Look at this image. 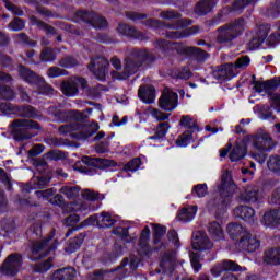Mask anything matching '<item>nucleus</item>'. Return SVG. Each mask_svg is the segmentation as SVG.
Returning a JSON list of instances; mask_svg holds the SVG:
<instances>
[{
  "label": "nucleus",
  "mask_w": 280,
  "mask_h": 280,
  "mask_svg": "<svg viewBox=\"0 0 280 280\" xmlns=\"http://www.w3.org/2000/svg\"><path fill=\"white\" fill-rule=\"evenodd\" d=\"M147 50H133L131 56L127 58L125 63V71L122 73L112 72V78L114 80H128L132 73H137V69L141 67L143 60H148Z\"/></svg>",
  "instance_id": "f257e3e1"
},
{
  "label": "nucleus",
  "mask_w": 280,
  "mask_h": 280,
  "mask_svg": "<svg viewBox=\"0 0 280 280\" xmlns=\"http://www.w3.org/2000/svg\"><path fill=\"white\" fill-rule=\"evenodd\" d=\"M246 30V21L244 19H238L234 21L232 24H226L225 26L218 30L219 34L217 36L218 43H231V40H235L242 32Z\"/></svg>",
  "instance_id": "f03ea898"
},
{
  "label": "nucleus",
  "mask_w": 280,
  "mask_h": 280,
  "mask_svg": "<svg viewBox=\"0 0 280 280\" xmlns=\"http://www.w3.org/2000/svg\"><path fill=\"white\" fill-rule=\"evenodd\" d=\"M20 78L27 82L28 84H35L38 90V95H51L54 93V88L47 84L43 78L38 77L32 70L26 69L23 66H20Z\"/></svg>",
  "instance_id": "7ed1b4c3"
},
{
  "label": "nucleus",
  "mask_w": 280,
  "mask_h": 280,
  "mask_svg": "<svg viewBox=\"0 0 280 280\" xmlns=\"http://www.w3.org/2000/svg\"><path fill=\"white\" fill-rule=\"evenodd\" d=\"M11 132L16 141H25L32 139V135L27 133L30 130H38V122L32 119H18L11 125Z\"/></svg>",
  "instance_id": "20e7f679"
},
{
  "label": "nucleus",
  "mask_w": 280,
  "mask_h": 280,
  "mask_svg": "<svg viewBox=\"0 0 280 280\" xmlns=\"http://www.w3.org/2000/svg\"><path fill=\"white\" fill-rule=\"evenodd\" d=\"M280 79L279 80H269L265 82H256L254 85L255 91L257 93H265L266 95H269V102H271V106H273L275 110L280 113V94L272 93L279 86Z\"/></svg>",
  "instance_id": "39448f33"
},
{
  "label": "nucleus",
  "mask_w": 280,
  "mask_h": 280,
  "mask_svg": "<svg viewBox=\"0 0 280 280\" xmlns=\"http://www.w3.org/2000/svg\"><path fill=\"white\" fill-rule=\"evenodd\" d=\"M244 141L246 143L250 141L254 150H258V152H270L275 148L272 137L266 131H258L256 135L246 136Z\"/></svg>",
  "instance_id": "423d86ee"
},
{
  "label": "nucleus",
  "mask_w": 280,
  "mask_h": 280,
  "mask_svg": "<svg viewBox=\"0 0 280 280\" xmlns=\"http://www.w3.org/2000/svg\"><path fill=\"white\" fill-rule=\"evenodd\" d=\"M88 86L89 83L84 78L74 77L61 83V93H63L66 97H75L80 94V89H88Z\"/></svg>",
  "instance_id": "0eeeda50"
},
{
  "label": "nucleus",
  "mask_w": 280,
  "mask_h": 280,
  "mask_svg": "<svg viewBox=\"0 0 280 280\" xmlns=\"http://www.w3.org/2000/svg\"><path fill=\"white\" fill-rule=\"evenodd\" d=\"M268 34H270L269 24H257L252 33L250 49H259L268 38Z\"/></svg>",
  "instance_id": "6e6552de"
},
{
  "label": "nucleus",
  "mask_w": 280,
  "mask_h": 280,
  "mask_svg": "<svg viewBox=\"0 0 280 280\" xmlns=\"http://www.w3.org/2000/svg\"><path fill=\"white\" fill-rule=\"evenodd\" d=\"M23 264V258L19 254L10 255L3 265L0 267V272L5 275L7 277H14L19 270H21V266Z\"/></svg>",
  "instance_id": "1a4fd4ad"
},
{
  "label": "nucleus",
  "mask_w": 280,
  "mask_h": 280,
  "mask_svg": "<svg viewBox=\"0 0 280 280\" xmlns=\"http://www.w3.org/2000/svg\"><path fill=\"white\" fill-rule=\"evenodd\" d=\"M159 106L162 110H176L178 106V94L170 89H164L162 96L159 100Z\"/></svg>",
  "instance_id": "9d476101"
},
{
  "label": "nucleus",
  "mask_w": 280,
  "mask_h": 280,
  "mask_svg": "<svg viewBox=\"0 0 280 280\" xmlns=\"http://www.w3.org/2000/svg\"><path fill=\"white\" fill-rule=\"evenodd\" d=\"M75 130H80L79 139H89V137L93 136V131L91 130V127L86 125H82L80 120H77L70 125H63L59 127V132L61 135H68V132H75Z\"/></svg>",
  "instance_id": "9b49d317"
},
{
  "label": "nucleus",
  "mask_w": 280,
  "mask_h": 280,
  "mask_svg": "<svg viewBox=\"0 0 280 280\" xmlns=\"http://www.w3.org/2000/svg\"><path fill=\"white\" fill-rule=\"evenodd\" d=\"M261 242H259V240L253 236L249 232L243 233L238 242V248L245 253H255L256 250H259Z\"/></svg>",
  "instance_id": "f8f14e48"
},
{
  "label": "nucleus",
  "mask_w": 280,
  "mask_h": 280,
  "mask_svg": "<svg viewBox=\"0 0 280 280\" xmlns=\"http://www.w3.org/2000/svg\"><path fill=\"white\" fill-rule=\"evenodd\" d=\"M108 68V60L104 57L92 59L89 65L90 71L97 78V80H106V69Z\"/></svg>",
  "instance_id": "ddd939ff"
},
{
  "label": "nucleus",
  "mask_w": 280,
  "mask_h": 280,
  "mask_svg": "<svg viewBox=\"0 0 280 280\" xmlns=\"http://www.w3.org/2000/svg\"><path fill=\"white\" fill-rule=\"evenodd\" d=\"M242 270V267L237 265V262L233 260H223L221 262H217L212 269L210 270L212 277H220L222 272L232 271L237 272Z\"/></svg>",
  "instance_id": "4468645a"
},
{
  "label": "nucleus",
  "mask_w": 280,
  "mask_h": 280,
  "mask_svg": "<svg viewBox=\"0 0 280 280\" xmlns=\"http://www.w3.org/2000/svg\"><path fill=\"white\" fill-rule=\"evenodd\" d=\"M51 237H54V235L49 236V238H47L44 242H34L33 243V246H32L33 259H40V257H45V255H47V253H49V250H55L57 245L47 247Z\"/></svg>",
  "instance_id": "2eb2a0df"
},
{
  "label": "nucleus",
  "mask_w": 280,
  "mask_h": 280,
  "mask_svg": "<svg viewBox=\"0 0 280 280\" xmlns=\"http://www.w3.org/2000/svg\"><path fill=\"white\" fill-rule=\"evenodd\" d=\"M192 248L195 250H210V248H213V243H211L209 236H207V233L199 232L197 235H195Z\"/></svg>",
  "instance_id": "dca6fc26"
},
{
  "label": "nucleus",
  "mask_w": 280,
  "mask_h": 280,
  "mask_svg": "<svg viewBox=\"0 0 280 280\" xmlns=\"http://www.w3.org/2000/svg\"><path fill=\"white\" fill-rule=\"evenodd\" d=\"M11 81L12 77L5 72H0V97L2 100H14V91H12L8 85H3Z\"/></svg>",
  "instance_id": "f3484780"
},
{
  "label": "nucleus",
  "mask_w": 280,
  "mask_h": 280,
  "mask_svg": "<svg viewBox=\"0 0 280 280\" xmlns=\"http://www.w3.org/2000/svg\"><path fill=\"white\" fill-rule=\"evenodd\" d=\"M96 220L100 229H110V226H115L119 222V215L112 214L110 212H102L97 215Z\"/></svg>",
  "instance_id": "a211bd4d"
},
{
  "label": "nucleus",
  "mask_w": 280,
  "mask_h": 280,
  "mask_svg": "<svg viewBox=\"0 0 280 280\" xmlns=\"http://www.w3.org/2000/svg\"><path fill=\"white\" fill-rule=\"evenodd\" d=\"M234 215L244 222H255V210L248 206H241L234 209Z\"/></svg>",
  "instance_id": "6ab92c4d"
},
{
  "label": "nucleus",
  "mask_w": 280,
  "mask_h": 280,
  "mask_svg": "<svg viewBox=\"0 0 280 280\" xmlns=\"http://www.w3.org/2000/svg\"><path fill=\"white\" fill-rule=\"evenodd\" d=\"M259 198H261V195H259V188L257 186H247L241 194V200L243 202H257Z\"/></svg>",
  "instance_id": "aec40b11"
},
{
  "label": "nucleus",
  "mask_w": 280,
  "mask_h": 280,
  "mask_svg": "<svg viewBox=\"0 0 280 280\" xmlns=\"http://www.w3.org/2000/svg\"><path fill=\"white\" fill-rule=\"evenodd\" d=\"M218 0H201L195 7V13L198 16H205V14H209L213 8H215Z\"/></svg>",
  "instance_id": "412c9836"
},
{
  "label": "nucleus",
  "mask_w": 280,
  "mask_h": 280,
  "mask_svg": "<svg viewBox=\"0 0 280 280\" xmlns=\"http://www.w3.org/2000/svg\"><path fill=\"white\" fill-rule=\"evenodd\" d=\"M160 16L166 21H177L176 26L168 27H187V25H191V21L180 20V15L174 11H163L161 12Z\"/></svg>",
  "instance_id": "4be33fe9"
},
{
  "label": "nucleus",
  "mask_w": 280,
  "mask_h": 280,
  "mask_svg": "<svg viewBox=\"0 0 280 280\" xmlns=\"http://www.w3.org/2000/svg\"><path fill=\"white\" fill-rule=\"evenodd\" d=\"M153 237L156 248H165L166 244L163 243V235L167 233V228L161 224H153Z\"/></svg>",
  "instance_id": "5701e85b"
},
{
  "label": "nucleus",
  "mask_w": 280,
  "mask_h": 280,
  "mask_svg": "<svg viewBox=\"0 0 280 280\" xmlns=\"http://www.w3.org/2000/svg\"><path fill=\"white\" fill-rule=\"evenodd\" d=\"M83 21H88V23H91L93 27H96L98 30H102L103 27H106L108 23L106 22V19L95 15L93 13L83 12Z\"/></svg>",
  "instance_id": "b1692460"
},
{
  "label": "nucleus",
  "mask_w": 280,
  "mask_h": 280,
  "mask_svg": "<svg viewBox=\"0 0 280 280\" xmlns=\"http://www.w3.org/2000/svg\"><path fill=\"white\" fill-rule=\"evenodd\" d=\"M138 97L144 102V104H152L155 100L154 86H140L138 91Z\"/></svg>",
  "instance_id": "393cba45"
},
{
  "label": "nucleus",
  "mask_w": 280,
  "mask_h": 280,
  "mask_svg": "<svg viewBox=\"0 0 280 280\" xmlns=\"http://www.w3.org/2000/svg\"><path fill=\"white\" fill-rule=\"evenodd\" d=\"M262 224L265 226H279L280 224V208L278 210H271L264 214Z\"/></svg>",
  "instance_id": "a878e982"
},
{
  "label": "nucleus",
  "mask_w": 280,
  "mask_h": 280,
  "mask_svg": "<svg viewBox=\"0 0 280 280\" xmlns=\"http://www.w3.org/2000/svg\"><path fill=\"white\" fill-rule=\"evenodd\" d=\"M264 264L268 266H279L280 248H270L265 252Z\"/></svg>",
  "instance_id": "bb28decb"
},
{
  "label": "nucleus",
  "mask_w": 280,
  "mask_h": 280,
  "mask_svg": "<svg viewBox=\"0 0 280 280\" xmlns=\"http://www.w3.org/2000/svg\"><path fill=\"white\" fill-rule=\"evenodd\" d=\"M198 26H191L190 28H185L183 31H168L166 33L167 38H187L188 36H192V34H198Z\"/></svg>",
  "instance_id": "cd10ccee"
},
{
  "label": "nucleus",
  "mask_w": 280,
  "mask_h": 280,
  "mask_svg": "<svg viewBox=\"0 0 280 280\" xmlns=\"http://www.w3.org/2000/svg\"><path fill=\"white\" fill-rule=\"evenodd\" d=\"M75 275L77 271L73 268H62L52 273L51 280H73Z\"/></svg>",
  "instance_id": "c85d7f7f"
},
{
  "label": "nucleus",
  "mask_w": 280,
  "mask_h": 280,
  "mask_svg": "<svg viewBox=\"0 0 280 280\" xmlns=\"http://www.w3.org/2000/svg\"><path fill=\"white\" fill-rule=\"evenodd\" d=\"M247 153V149H246V141H244L241 143H236V145L233 148V150L230 153V161H242V159H244V156H246Z\"/></svg>",
  "instance_id": "c756f323"
},
{
  "label": "nucleus",
  "mask_w": 280,
  "mask_h": 280,
  "mask_svg": "<svg viewBox=\"0 0 280 280\" xmlns=\"http://www.w3.org/2000/svg\"><path fill=\"white\" fill-rule=\"evenodd\" d=\"M208 233L214 242H222L224 240V230L218 222H211L208 226Z\"/></svg>",
  "instance_id": "7c9ffc66"
},
{
  "label": "nucleus",
  "mask_w": 280,
  "mask_h": 280,
  "mask_svg": "<svg viewBox=\"0 0 280 280\" xmlns=\"http://www.w3.org/2000/svg\"><path fill=\"white\" fill-rule=\"evenodd\" d=\"M198 212L197 206H190L188 208H184L179 211L177 218L182 222H191L194 218H196V213Z\"/></svg>",
  "instance_id": "2f4dec72"
},
{
  "label": "nucleus",
  "mask_w": 280,
  "mask_h": 280,
  "mask_svg": "<svg viewBox=\"0 0 280 280\" xmlns=\"http://www.w3.org/2000/svg\"><path fill=\"white\" fill-rule=\"evenodd\" d=\"M221 180V185L219 186L220 194H224V191H231V189H233V178L230 171L223 172Z\"/></svg>",
  "instance_id": "473e14b6"
},
{
  "label": "nucleus",
  "mask_w": 280,
  "mask_h": 280,
  "mask_svg": "<svg viewBox=\"0 0 280 280\" xmlns=\"http://www.w3.org/2000/svg\"><path fill=\"white\" fill-rule=\"evenodd\" d=\"M228 233L232 240H236V237H242V235H244V233H248V231L244 230L242 224L230 223L228 225Z\"/></svg>",
  "instance_id": "72a5a7b5"
},
{
  "label": "nucleus",
  "mask_w": 280,
  "mask_h": 280,
  "mask_svg": "<svg viewBox=\"0 0 280 280\" xmlns=\"http://www.w3.org/2000/svg\"><path fill=\"white\" fill-rule=\"evenodd\" d=\"M60 194H63L68 200H75L80 196V187L78 186H63L60 189Z\"/></svg>",
  "instance_id": "f704fd0d"
},
{
  "label": "nucleus",
  "mask_w": 280,
  "mask_h": 280,
  "mask_svg": "<svg viewBox=\"0 0 280 280\" xmlns=\"http://www.w3.org/2000/svg\"><path fill=\"white\" fill-rule=\"evenodd\" d=\"M50 180V178L45 177H33L28 184L30 188L27 189V191H30V189H44V187H47V185H49Z\"/></svg>",
  "instance_id": "c9c22d12"
},
{
  "label": "nucleus",
  "mask_w": 280,
  "mask_h": 280,
  "mask_svg": "<svg viewBox=\"0 0 280 280\" xmlns=\"http://www.w3.org/2000/svg\"><path fill=\"white\" fill-rule=\"evenodd\" d=\"M168 130H170V122H162L155 129V135L150 136L149 139L153 141H160V139H163V137L167 135Z\"/></svg>",
  "instance_id": "e433bc0d"
},
{
  "label": "nucleus",
  "mask_w": 280,
  "mask_h": 280,
  "mask_svg": "<svg viewBox=\"0 0 280 280\" xmlns=\"http://www.w3.org/2000/svg\"><path fill=\"white\" fill-rule=\"evenodd\" d=\"M73 210L88 215L91 211H95V206L91 201H81L80 203H74Z\"/></svg>",
  "instance_id": "4c0bfd02"
},
{
  "label": "nucleus",
  "mask_w": 280,
  "mask_h": 280,
  "mask_svg": "<svg viewBox=\"0 0 280 280\" xmlns=\"http://www.w3.org/2000/svg\"><path fill=\"white\" fill-rule=\"evenodd\" d=\"M84 243V236L79 235L78 237L72 238L69 244L66 246V253H75Z\"/></svg>",
  "instance_id": "58836bf2"
},
{
  "label": "nucleus",
  "mask_w": 280,
  "mask_h": 280,
  "mask_svg": "<svg viewBox=\"0 0 280 280\" xmlns=\"http://www.w3.org/2000/svg\"><path fill=\"white\" fill-rule=\"evenodd\" d=\"M191 139H194L191 130H186L176 140L177 148H187V145L191 143Z\"/></svg>",
  "instance_id": "ea45409f"
},
{
  "label": "nucleus",
  "mask_w": 280,
  "mask_h": 280,
  "mask_svg": "<svg viewBox=\"0 0 280 280\" xmlns=\"http://www.w3.org/2000/svg\"><path fill=\"white\" fill-rule=\"evenodd\" d=\"M82 163H84L85 165H95L96 163H102L103 165H115V162L110 161V160H105V159H92L90 156H83L82 158Z\"/></svg>",
  "instance_id": "a19ab883"
},
{
  "label": "nucleus",
  "mask_w": 280,
  "mask_h": 280,
  "mask_svg": "<svg viewBox=\"0 0 280 280\" xmlns=\"http://www.w3.org/2000/svg\"><path fill=\"white\" fill-rule=\"evenodd\" d=\"M148 113L151 115V117H153V119H156L158 121H165L170 119V114H165L161 109L150 107Z\"/></svg>",
  "instance_id": "79ce46f5"
},
{
  "label": "nucleus",
  "mask_w": 280,
  "mask_h": 280,
  "mask_svg": "<svg viewBox=\"0 0 280 280\" xmlns=\"http://www.w3.org/2000/svg\"><path fill=\"white\" fill-rule=\"evenodd\" d=\"M268 170L270 172H275L276 174H279L280 172V156L279 155H272L269 161L267 162Z\"/></svg>",
  "instance_id": "37998d69"
},
{
  "label": "nucleus",
  "mask_w": 280,
  "mask_h": 280,
  "mask_svg": "<svg viewBox=\"0 0 280 280\" xmlns=\"http://www.w3.org/2000/svg\"><path fill=\"white\" fill-rule=\"evenodd\" d=\"M150 242V228L145 226L140 235L139 246L144 250H148V244Z\"/></svg>",
  "instance_id": "c03bdc74"
},
{
  "label": "nucleus",
  "mask_w": 280,
  "mask_h": 280,
  "mask_svg": "<svg viewBox=\"0 0 280 280\" xmlns=\"http://www.w3.org/2000/svg\"><path fill=\"white\" fill-rule=\"evenodd\" d=\"M139 167H141V159L135 158L124 166V170L125 172H137Z\"/></svg>",
  "instance_id": "a18cd8bd"
},
{
  "label": "nucleus",
  "mask_w": 280,
  "mask_h": 280,
  "mask_svg": "<svg viewBox=\"0 0 280 280\" xmlns=\"http://www.w3.org/2000/svg\"><path fill=\"white\" fill-rule=\"evenodd\" d=\"M156 47L159 49H162L163 51H166V49H176L178 54H180V49H178V44L177 43H170L167 40H160L156 44Z\"/></svg>",
  "instance_id": "49530a36"
},
{
  "label": "nucleus",
  "mask_w": 280,
  "mask_h": 280,
  "mask_svg": "<svg viewBox=\"0 0 280 280\" xmlns=\"http://www.w3.org/2000/svg\"><path fill=\"white\" fill-rule=\"evenodd\" d=\"M54 266V262L51 258L38 264L35 266L34 271L35 272H47V270H50L51 267Z\"/></svg>",
  "instance_id": "de8ad7c7"
},
{
  "label": "nucleus",
  "mask_w": 280,
  "mask_h": 280,
  "mask_svg": "<svg viewBox=\"0 0 280 280\" xmlns=\"http://www.w3.org/2000/svg\"><path fill=\"white\" fill-rule=\"evenodd\" d=\"M184 51L186 54H194L195 56H199V58H201V60H206V58H209V54H207V51H203L200 48L187 47L184 49Z\"/></svg>",
  "instance_id": "09e8293b"
},
{
  "label": "nucleus",
  "mask_w": 280,
  "mask_h": 280,
  "mask_svg": "<svg viewBox=\"0 0 280 280\" xmlns=\"http://www.w3.org/2000/svg\"><path fill=\"white\" fill-rule=\"evenodd\" d=\"M82 198L86 200L88 202H94V200H100V194L91 190V189H84L81 194Z\"/></svg>",
  "instance_id": "8fccbe9b"
},
{
  "label": "nucleus",
  "mask_w": 280,
  "mask_h": 280,
  "mask_svg": "<svg viewBox=\"0 0 280 280\" xmlns=\"http://www.w3.org/2000/svg\"><path fill=\"white\" fill-rule=\"evenodd\" d=\"M192 194H196L197 198H205L206 194H209V188L207 184H199L194 187Z\"/></svg>",
  "instance_id": "3c124183"
},
{
  "label": "nucleus",
  "mask_w": 280,
  "mask_h": 280,
  "mask_svg": "<svg viewBox=\"0 0 280 280\" xmlns=\"http://www.w3.org/2000/svg\"><path fill=\"white\" fill-rule=\"evenodd\" d=\"M40 60L43 62H51V60H56V55L51 48H46L40 54Z\"/></svg>",
  "instance_id": "603ef678"
},
{
  "label": "nucleus",
  "mask_w": 280,
  "mask_h": 280,
  "mask_svg": "<svg viewBox=\"0 0 280 280\" xmlns=\"http://www.w3.org/2000/svg\"><path fill=\"white\" fill-rule=\"evenodd\" d=\"M267 14L273 19L280 16V0H276L275 3L271 4V8L267 11Z\"/></svg>",
  "instance_id": "864d4df0"
},
{
  "label": "nucleus",
  "mask_w": 280,
  "mask_h": 280,
  "mask_svg": "<svg viewBox=\"0 0 280 280\" xmlns=\"http://www.w3.org/2000/svg\"><path fill=\"white\" fill-rule=\"evenodd\" d=\"M184 128H188V130H194L196 128V120L191 118V116H183L179 122Z\"/></svg>",
  "instance_id": "5fc2aeb1"
},
{
  "label": "nucleus",
  "mask_w": 280,
  "mask_h": 280,
  "mask_svg": "<svg viewBox=\"0 0 280 280\" xmlns=\"http://www.w3.org/2000/svg\"><path fill=\"white\" fill-rule=\"evenodd\" d=\"M37 198H40L42 200H49L54 194H56L55 188H49L46 190H37L36 192Z\"/></svg>",
  "instance_id": "6e6d98bb"
},
{
  "label": "nucleus",
  "mask_w": 280,
  "mask_h": 280,
  "mask_svg": "<svg viewBox=\"0 0 280 280\" xmlns=\"http://www.w3.org/2000/svg\"><path fill=\"white\" fill-rule=\"evenodd\" d=\"M59 65L65 69H71V67H75V65H78V60L73 57H66L59 61Z\"/></svg>",
  "instance_id": "4d7b16f0"
},
{
  "label": "nucleus",
  "mask_w": 280,
  "mask_h": 280,
  "mask_svg": "<svg viewBox=\"0 0 280 280\" xmlns=\"http://www.w3.org/2000/svg\"><path fill=\"white\" fill-rule=\"evenodd\" d=\"M10 30H13V32H20V30H23L25 27V22L23 20L15 18L10 24Z\"/></svg>",
  "instance_id": "13d9d810"
},
{
  "label": "nucleus",
  "mask_w": 280,
  "mask_h": 280,
  "mask_svg": "<svg viewBox=\"0 0 280 280\" xmlns=\"http://www.w3.org/2000/svg\"><path fill=\"white\" fill-rule=\"evenodd\" d=\"M118 32H119V34H122L125 36H135V33L137 31L126 24H119Z\"/></svg>",
  "instance_id": "bf43d9fd"
},
{
  "label": "nucleus",
  "mask_w": 280,
  "mask_h": 280,
  "mask_svg": "<svg viewBox=\"0 0 280 280\" xmlns=\"http://www.w3.org/2000/svg\"><path fill=\"white\" fill-rule=\"evenodd\" d=\"M200 256L196 253H191L190 254V264L195 270V272H198L200 270V268H202V265H200Z\"/></svg>",
  "instance_id": "052dcab7"
},
{
  "label": "nucleus",
  "mask_w": 280,
  "mask_h": 280,
  "mask_svg": "<svg viewBox=\"0 0 280 280\" xmlns=\"http://www.w3.org/2000/svg\"><path fill=\"white\" fill-rule=\"evenodd\" d=\"M66 74H67V71L58 67H52L47 72L48 78H60V75H66Z\"/></svg>",
  "instance_id": "680f3d73"
},
{
  "label": "nucleus",
  "mask_w": 280,
  "mask_h": 280,
  "mask_svg": "<svg viewBox=\"0 0 280 280\" xmlns=\"http://www.w3.org/2000/svg\"><path fill=\"white\" fill-rule=\"evenodd\" d=\"M223 68L225 69V73L228 75V79L231 80V78H235L237 75V71H235V69H237V67H235V63H226L223 66Z\"/></svg>",
  "instance_id": "e2e57ef3"
},
{
  "label": "nucleus",
  "mask_w": 280,
  "mask_h": 280,
  "mask_svg": "<svg viewBox=\"0 0 280 280\" xmlns=\"http://www.w3.org/2000/svg\"><path fill=\"white\" fill-rule=\"evenodd\" d=\"M248 65H250V58H248V56H243L238 58L235 62L236 69H246Z\"/></svg>",
  "instance_id": "0e129e2a"
},
{
  "label": "nucleus",
  "mask_w": 280,
  "mask_h": 280,
  "mask_svg": "<svg viewBox=\"0 0 280 280\" xmlns=\"http://www.w3.org/2000/svg\"><path fill=\"white\" fill-rule=\"evenodd\" d=\"M114 234L118 235L122 240H126V242H130V240H128V229L126 228H116L114 230Z\"/></svg>",
  "instance_id": "69168bd1"
},
{
  "label": "nucleus",
  "mask_w": 280,
  "mask_h": 280,
  "mask_svg": "<svg viewBox=\"0 0 280 280\" xmlns=\"http://www.w3.org/2000/svg\"><path fill=\"white\" fill-rule=\"evenodd\" d=\"M213 75L217 80H229L224 66H222L219 70L214 71Z\"/></svg>",
  "instance_id": "338daca9"
},
{
  "label": "nucleus",
  "mask_w": 280,
  "mask_h": 280,
  "mask_svg": "<svg viewBox=\"0 0 280 280\" xmlns=\"http://www.w3.org/2000/svg\"><path fill=\"white\" fill-rule=\"evenodd\" d=\"M267 43L271 46L275 47V45L280 43V32L273 33L271 34L268 38H267Z\"/></svg>",
  "instance_id": "774afa93"
}]
</instances>
